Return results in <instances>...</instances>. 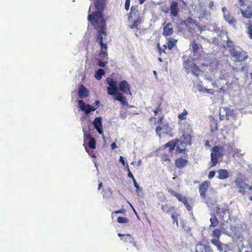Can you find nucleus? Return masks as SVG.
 <instances>
[{
    "label": "nucleus",
    "mask_w": 252,
    "mask_h": 252,
    "mask_svg": "<svg viewBox=\"0 0 252 252\" xmlns=\"http://www.w3.org/2000/svg\"><path fill=\"white\" fill-rule=\"evenodd\" d=\"M105 5V0H96L94 3L96 11L88 16V20L97 31L95 39L100 47L99 56L102 60H107L108 58V47L107 44L103 42V38L107 35L105 21L103 18L102 14Z\"/></svg>",
    "instance_id": "obj_1"
},
{
    "label": "nucleus",
    "mask_w": 252,
    "mask_h": 252,
    "mask_svg": "<svg viewBox=\"0 0 252 252\" xmlns=\"http://www.w3.org/2000/svg\"><path fill=\"white\" fill-rule=\"evenodd\" d=\"M83 131L84 133V144L83 146L86 152L88 154L93 158H95V154L93 150H91L88 149L86 144H88V147L94 150L96 147V141L94 138L91 134L87 131L85 128H83Z\"/></svg>",
    "instance_id": "obj_2"
},
{
    "label": "nucleus",
    "mask_w": 252,
    "mask_h": 252,
    "mask_svg": "<svg viewBox=\"0 0 252 252\" xmlns=\"http://www.w3.org/2000/svg\"><path fill=\"white\" fill-rule=\"evenodd\" d=\"M225 155H226V154L224 146L216 145L213 147L211 153L210 167L215 166L218 162L219 158H222Z\"/></svg>",
    "instance_id": "obj_3"
},
{
    "label": "nucleus",
    "mask_w": 252,
    "mask_h": 252,
    "mask_svg": "<svg viewBox=\"0 0 252 252\" xmlns=\"http://www.w3.org/2000/svg\"><path fill=\"white\" fill-rule=\"evenodd\" d=\"M228 51L231 59L235 63L245 62L248 58L247 53L243 50H237L235 48Z\"/></svg>",
    "instance_id": "obj_4"
},
{
    "label": "nucleus",
    "mask_w": 252,
    "mask_h": 252,
    "mask_svg": "<svg viewBox=\"0 0 252 252\" xmlns=\"http://www.w3.org/2000/svg\"><path fill=\"white\" fill-rule=\"evenodd\" d=\"M234 183L238 191L243 195H246L249 191L252 190V184L249 185L242 178H236Z\"/></svg>",
    "instance_id": "obj_5"
},
{
    "label": "nucleus",
    "mask_w": 252,
    "mask_h": 252,
    "mask_svg": "<svg viewBox=\"0 0 252 252\" xmlns=\"http://www.w3.org/2000/svg\"><path fill=\"white\" fill-rule=\"evenodd\" d=\"M168 192L170 195L175 197L179 202H182L188 211H190L192 210V206L189 204L187 198L185 196L172 189H168Z\"/></svg>",
    "instance_id": "obj_6"
},
{
    "label": "nucleus",
    "mask_w": 252,
    "mask_h": 252,
    "mask_svg": "<svg viewBox=\"0 0 252 252\" xmlns=\"http://www.w3.org/2000/svg\"><path fill=\"white\" fill-rule=\"evenodd\" d=\"M172 131V129L168 123H165L161 126H158L156 128V132L159 137H161L163 134L172 137L173 136Z\"/></svg>",
    "instance_id": "obj_7"
},
{
    "label": "nucleus",
    "mask_w": 252,
    "mask_h": 252,
    "mask_svg": "<svg viewBox=\"0 0 252 252\" xmlns=\"http://www.w3.org/2000/svg\"><path fill=\"white\" fill-rule=\"evenodd\" d=\"M183 65L187 70H190L195 76H198L201 72L200 68L194 62L189 60L184 61Z\"/></svg>",
    "instance_id": "obj_8"
},
{
    "label": "nucleus",
    "mask_w": 252,
    "mask_h": 252,
    "mask_svg": "<svg viewBox=\"0 0 252 252\" xmlns=\"http://www.w3.org/2000/svg\"><path fill=\"white\" fill-rule=\"evenodd\" d=\"M178 42V40L173 38H168L167 39V42L166 45H163V49H162L159 45V44H158V52L160 55L162 53H165V50L168 48L169 50H172L173 47L176 46L177 43Z\"/></svg>",
    "instance_id": "obj_9"
},
{
    "label": "nucleus",
    "mask_w": 252,
    "mask_h": 252,
    "mask_svg": "<svg viewBox=\"0 0 252 252\" xmlns=\"http://www.w3.org/2000/svg\"><path fill=\"white\" fill-rule=\"evenodd\" d=\"M106 81L109 85V87L107 88V93L111 95H114L116 94L117 91L118 90L117 87V82L115 81L111 78H107Z\"/></svg>",
    "instance_id": "obj_10"
},
{
    "label": "nucleus",
    "mask_w": 252,
    "mask_h": 252,
    "mask_svg": "<svg viewBox=\"0 0 252 252\" xmlns=\"http://www.w3.org/2000/svg\"><path fill=\"white\" fill-rule=\"evenodd\" d=\"M211 242L217 247V250L220 252H227L228 251L229 246L226 244L221 243L220 240L212 239Z\"/></svg>",
    "instance_id": "obj_11"
},
{
    "label": "nucleus",
    "mask_w": 252,
    "mask_h": 252,
    "mask_svg": "<svg viewBox=\"0 0 252 252\" xmlns=\"http://www.w3.org/2000/svg\"><path fill=\"white\" fill-rule=\"evenodd\" d=\"M78 104L80 109L84 111L86 114H89L91 111H95L97 108V107H92L90 104H86L82 99L78 100Z\"/></svg>",
    "instance_id": "obj_12"
},
{
    "label": "nucleus",
    "mask_w": 252,
    "mask_h": 252,
    "mask_svg": "<svg viewBox=\"0 0 252 252\" xmlns=\"http://www.w3.org/2000/svg\"><path fill=\"white\" fill-rule=\"evenodd\" d=\"M210 186V182L208 181H205L202 182L199 186V191L200 196L205 199L206 198V193Z\"/></svg>",
    "instance_id": "obj_13"
},
{
    "label": "nucleus",
    "mask_w": 252,
    "mask_h": 252,
    "mask_svg": "<svg viewBox=\"0 0 252 252\" xmlns=\"http://www.w3.org/2000/svg\"><path fill=\"white\" fill-rule=\"evenodd\" d=\"M195 252H214L210 246L203 244L202 242H198L195 247Z\"/></svg>",
    "instance_id": "obj_14"
},
{
    "label": "nucleus",
    "mask_w": 252,
    "mask_h": 252,
    "mask_svg": "<svg viewBox=\"0 0 252 252\" xmlns=\"http://www.w3.org/2000/svg\"><path fill=\"white\" fill-rule=\"evenodd\" d=\"M181 137V141H180L181 145H184L185 146H190L192 143V133H182Z\"/></svg>",
    "instance_id": "obj_15"
},
{
    "label": "nucleus",
    "mask_w": 252,
    "mask_h": 252,
    "mask_svg": "<svg viewBox=\"0 0 252 252\" xmlns=\"http://www.w3.org/2000/svg\"><path fill=\"white\" fill-rule=\"evenodd\" d=\"M102 123L101 117H97L94 119L93 123V124L94 125V127L96 129L98 133L101 135H102V136H104Z\"/></svg>",
    "instance_id": "obj_16"
},
{
    "label": "nucleus",
    "mask_w": 252,
    "mask_h": 252,
    "mask_svg": "<svg viewBox=\"0 0 252 252\" xmlns=\"http://www.w3.org/2000/svg\"><path fill=\"white\" fill-rule=\"evenodd\" d=\"M130 86L126 80H123L119 83L118 89L126 94L131 95L130 90Z\"/></svg>",
    "instance_id": "obj_17"
},
{
    "label": "nucleus",
    "mask_w": 252,
    "mask_h": 252,
    "mask_svg": "<svg viewBox=\"0 0 252 252\" xmlns=\"http://www.w3.org/2000/svg\"><path fill=\"white\" fill-rule=\"evenodd\" d=\"M141 18L140 14L137 9L136 6H132L130 12L128 15V20L129 21L132 20L133 19Z\"/></svg>",
    "instance_id": "obj_18"
},
{
    "label": "nucleus",
    "mask_w": 252,
    "mask_h": 252,
    "mask_svg": "<svg viewBox=\"0 0 252 252\" xmlns=\"http://www.w3.org/2000/svg\"><path fill=\"white\" fill-rule=\"evenodd\" d=\"M174 32V29L171 23H168L163 27L162 35L165 36H169L171 35Z\"/></svg>",
    "instance_id": "obj_19"
},
{
    "label": "nucleus",
    "mask_w": 252,
    "mask_h": 252,
    "mask_svg": "<svg viewBox=\"0 0 252 252\" xmlns=\"http://www.w3.org/2000/svg\"><path fill=\"white\" fill-rule=\"evenodd\" d=\"M188 162L189 161L187 159L179 157L175 160V165L179 169H182L188 164Z\"/></svg>",
    "instance_id": "obj_20"
},
{
    "label": "nucleus",
    "mask_w": 252,
    "mask_h": 252,
    "mask_svg": "<svg viewBox=\"0 0 252 252\" xmlns=\"http://www.w3.org/2000/svg\"><path fill=\"white\" fill-rule=\"evenodd\" d=\"M170 10L171 15L176 17L179 11L178 3L175 1H172L170 5Z\"/></svg>",
    "instance_id": "obj_21"
},
{
    "label": "nucleus",
    "mask_w": 252,
    "mask_h": 252,
    "mask_svg": "<svg viewBox=\"0 0 252 252\" xmlns=\"http://www.w3.org/2000/svg\"><path fill=\"white\" fill-rule=\"evenodd\" d=\"M180 142V140L178 138H175L172 140L169 141L163 146L164 148H169L170 152H172L176 147L177 145Z\"/></svg>",
    "instance_id": "obj_22"
},
{
    "label": "nucleus",
    "mask_w": 252,
    "mask_h": 252,
    "mask_svg": "<svg viewBox=\"0 0 252 252\" xmlns=\"http://www.w3.org/2000/svg\"><path fill=\"white\" fill-rule=\"evenodd\" d=\"M89 95L88 90L83 85L79 87L78 95L81 98H84L88 97Z\"/></svg>",
    "instance_id": "obj_23"
},
{
    "label": "nucleus",
    "mask_w": 252,
    "mask_h": 252,
    "mask_svg": "<svg viewBox=\"0 0 252 252\" xmlns=\"http://www.w3.org/2000/svg\"><path fill=\"white\" fill-rule=\"evenodd\" d=\"M181 132L182 133H192L193 130L191 125L188 122H184L181 127Z\"/></svg>",
    "instance_id": "obj_24"
},
{
    "label": "nucleus",
    "mask_w": 252,
    "mask_h": 252,
    "mask_svg": "<svg viewBox=\"0 0 252 252\" xmlns=\"http://www.w3.org/2000/svg\"><path fill=\"white\" fill-rule=\"evenodd\" d=\"M219 174L218 178L220 180H224L228 177L229 174L227 170L226 169H219L217 171Z\"/></svg>",
    "instance_id": "obj_25"
},
{
    "label": "nucleus",
    "mask_w": 252,
    "mask_h": 252,
    "mask_svg": "<svg viewBox=\"0 0 252 252\" xmlns=\"http://www.w3.org/2000/svg\"><path fill=\"white\" fill-rule=\"evenodd\" d=\"M161 209L163 212L166 214L171 213L172 212L175 211V208L174 206H169L168 204L162 205Z\"/></svg>",
    "instance_id": "obj_26"
},
{
    "label": "nucleus",
    "mask_w": 252,
    "mask_h": 252,
    "mask_svg": "<svg viewBox=\"0 0 252 252\" xmlns=\"http://www.w3.org/2000/svg\"><path fill=\"white\" fill-rule=\"evenodd\" d=\"M219 64V61L216 58L211 59L209 61V65L213 70L218 69Z\"/></svg>",
    "instance_id": "obj_27"
},
{
    "label": "nucleus",
    "mask_w": 252,
    "mask_h": 252,
    "mask_svg": "<svg viewBox=\"0 0 252 252\" xmlns=\"http://www.w3.org/2000/svg\"><path fill=\"white\" fill-rule=\"evenodd\" d=\"M115 95H116V100L120 101L123 105H127L126 97L123 96L121 93L118 92L117 91V94Z\"/></svg>",
    "instance_id": "obj_28"
},
{
    "label": "nucleus",
    "mask_w": 252,
    "mask_h": 252,
    "mask_svg": "<svg viewBox=\"0 0 252 252\" xmlns=\"http://www.w3.org/2000/svg\"><path fill=\"white\" fill-rule=\"evenodd\" d=\"M210 224L209 226L210 227H215L217 226L219 223V221L218 219L217 218V217L215 214L211 215V217L210 219Z\"/></svg>",
    "instance_id": "obj_29"
},
{
    "label": "nucleus",
    "mask_w": 252,
    "mask_h": 252,
    "mask_svg": "<svg viewBox=\"0 0 252 252\" xmlns=\"http://www.w3.org/2000/svg\"><path fill=\"white\" fill-rule=\"evenodd\" d=\"M249 9H247L246 10H241V14L243 17L250 19L252 18V10L251 9L250 7H248Z\"/></svg>",
    "instance_id": "obj_30"
},
{
    "label": "nucleus",
    "mask_w": 252,
    "mask_h": 252,
    "mask_svg": "<svg viewBox=\"0 0 252 252\" xmlns=\"http://www.w3.org/2000/svg\"><path fill=\"white\" fill-rule=\"evenodd\" d=\"M161 161L162 163L166 165H169L171 163V159L169 156L167 154H163L161 157Z\"/></svg>",
    "instance_id": "obj_31"
},
{
    "label": "nucleus",
    "mask_w": 252,
    "mask_h": 252,
    "mask_svg": "<svg viewBox=\"0 0 252 252\" xmlns=\"http://www.w3.org/2000/svg\"><path fill=\"white\" fill-rule=\"evenodd\" d=\"M184 23L187 27H190L196 25V22L195 20L191 17H189L183 21Z\"/></svg>",
    "instance_id": "obj_32"
},
{
    "label": "nucleus",
    "mask_w": 252,
    "mask_h": 252,
    "mask_svg": "<svg viewBox=\"0 0 252 252\" xmlns=\"http://www.w3.org/2000/svg\"><path fill=\"white\" fill-rule=\"evenodd\" d=\"M221 231L220 229H215L213 232L212 235L213 237L215 238L214 239H218L220 240V238L221 235Z\"/></svg>",
    "instance_id": "obj_33"
},
{
    "label": "nucleus",
    "mask_w": 252,
    "mask_h": 252,
    "mask_svg": "<svg viewBox=\"0 0 252 252\" xmlns=\"http://www.w3.org/2000/svg\"><path fill=\"white\" fill-rule=\"evenodd\" d=\"M104 74L105 71L103 69L99 68L95 72L94 77L97 80H99L102 78V76Z\"/></svg>",
    "instance_id": "obj_34"
},
{
    "label": "nucleus",
    "mask_w": 252,
    "mask_h": 252,
    "mask_svg": "<svg viewBox=\"0 0 252 252\" xmlns=\"http://www.w3.org/2000/svg\"><path fill=\"white\" fill-rule=\"evenodd\" d=\"M141 23V18H136L133 20L132 24L129 26V28L130 29H138V27Z\"/></svg>",
    "instance_id": "obj_35"
},
{
    "label": "nucleus",
    "mask_w": 252,
    "mask_h": 252,
    "mask_svg": "<svg viewBox=\"0 0 252 252\" xmlns=\"http://www.w3.org/2000/svg\"><path fill=\"white\" fill-rule=\"evenodd\" d=\"M121 240L124 242L131 243L133 242L134 239L131 235L126 234L121 238Z\"/></svg>",
    "instance_id": "obj_36"
},
{
    "label": "nucleus",
    "mask_w": 252,
    "mask_h": 252,
    "mask_svg": "<svg viewBox=\"0 0 252 252\" xmlns=\"http://www.w3.org/2000/svg\"><path fill=\"white\" fill-rule=\"evenodd\" d=\"M188 114V113L187 111L184 109L183 112L178 115V118L181 121L185 120L187 119Z\"/></svg>",
    "instance_id": "obj_37"
},
{
    "label": "nucleus",
    "mask_w": 252,
    "mask_h": 252,
    "mask_svg": "<svg viewBox=\"0 0 252 252\" xmlns=\"http://www.w3.org/2000/svg\"><path fill=\"white\" fill-rule=\"evenodd\" d=\"M192 49L193 54L197 52L198 50L199 49V46L196 43L195 41H193L191 43Z\"/></svg>",
    "instance_id": "obj_38"
},
{
    "label": "nucleus",
    "mask_w": 252,
    "mask_h": 252,
    "mask_svg": "<svg viewBox=\"0 0 252 252\" xmlns=\"http://www.w3.org/2000/svg\"><path fill=\"white\" fill-rule=\"evenodd\" d=\"M179 216V214L177 213H172L171 215V218L173 220V223H176V225H178V217Z\"/></svg>",
    "instance_id": "obj_39"
},
{
    "label": "nucleus",
    "mask_w": 252,
    "mask_h": 252,
    "mask_svg": "<svg viewBox=\"0 0 252 252\" xmlns=\"http://www.w3.org/2000/svg\"><path fill=\"white\" fill-rule=\"evenodd\" d=\"M247 33L249 37L252 39V24L251 23L247 24Z\"/></svg>",
    "instance_id": "obj_40"
},
{
    "label": "nucleus",
    "mask_w": 252,
    "mask_h": 252,
    "mask_svg": "<svg viewBox=\"0 0 252 252\" xmlns=\"http://www.w3.org/2000/svg\"><path fill=\"white\" fill-rule=\"evenodd\" d=\"M117 221L120 223H126L129 222V220L127 218L119 217L117 219Z\"/></svg>",
    "instance_id": "obj_41"
},
{
    "label": "nucleus",
    "mask_w": 252,
    "mask_h": 252,
    "mask_svg": "<svg viewBox=\"0 0 252 252\" xmlns=\"http://www.w3.org/2000/svg\"><path fill=\"white\" fill-rule=\"evenodd\" d=\"M226 46L227 48H229V50H232L233 49H235L233 42L230 39H229L226 41Z\"/></svg>",
    "instance_id": "obj_42"
},
{
    "label": "nucleus",
    "mask_w": 252,
    "mask_h": 252,
    "mask_svg": "<svg viewBox=\"0 0 252 252\" xmlns=\"http://www.w3.org/2000/svg\"><path fill=\"white\" fill-rule=\"evenodd\" d=\"M164 119V115H161L158 117V120L155 122V124H157L158 126H161L163 124V121Z\"/></svg>",
    "instance_id": "obj_43"
},
{
    "label": "nucleus",
    "mask_w": 252,
    "mask_h": 252,
    "mask_svg": "<svg viewBox=\"0 0 252 252\" xmlns=\"http://www.w3.org/2000/svg\"><path fill=\"white\" fill-rule=\"evenodd\" d=\"M176 147V153L177 154H181L184 153L185 154L186 151V149H182L179 146L177 145Z\"/></svg>",
    "instance_id": "obj_44"
},
{
    "label": "nucleus",
    "mask_w": 252,
    "mask_h": 252,
    "mask_svg": "<svg viewBox=\"0 0 252 252\" xmlns=\"http://www.w3.org/2000/svg\"><path fill=\"white\" fill-rule=\"evenodd\" d=\"M211 131L212 132H213L214 131L218 130V124L216 122H213L211 124Z\"/></svg>",
    "instance_id": "obj_45"
},
{
    "label": "nucleus",
    "mask_w": 252,
    "mask_h": 252,
    "mask_svg": "<svg viewBox=\"0 0 252 252\" xmlns=\"http://www.w3.org/2000/svg\"><path fill=\"white\" fill-rule=\"evenodd\" d=\"M225 213V210L223 209H220V208H219L218 210L217 211V214L218 215H220V217H221L222 218H223V216L222 215L224 214Z\"/></svg>",
    "instance_id": "obj_46"
},
{
    "label": "nucleus",
    "mask_w": 252,
    "mask_h": 252,
    "mask_svg": "<svg viewBox=\"0 0 252 252\" xmlns=\"http://www.w3.org/2000/svg\"><path fill=\"white\" fill-rule=\"evenodd\" d=\"M130 2V0H126L125 7V9L126 10H128V9L129 8Z\"/></svg>",
    "instance_id": "obj_47"
},
{
    "label": "nucleus",
    "mask_w": 252,
    "mask_h": 252,
    "mask_svg": "<svg viewBox=\"0 0 252 252\" xmlns=\"http://www.w3.org/2000/svg\"><path fill=\"white\" fill-rule=\"evenodd\" d=\"M126 213V210L125 209H120V210H116V211H115L114 212H112V214L113 213H115V214H125Z\"/></svg>",
    "instance_id": "obj_48"
},
{
    "label": "nucleus",
    "mask_w": 252,
    "mask_h": 252,
    "mask_svg": "<svg viewBox=\"0 0 252 252\" xmlns=\"http://www.w3.org/2000/svg\"><path fill=\"white\" fill-rule=\"evenodd\" d=\"M216 174V172L215 171H211L209 172V175H208V178L209 179H212L213 178Z\"/></svg>",
    "instance_id": "obj_49"
},
{
    "label": "nucleus",
    "mask_w": 252,
    "mask_h": 252,
    "mask_svg": "<svg viewBox=\"0 0 252 252\" xmlns=\"http://www.w3.org/2000/svg\"><path fill=\"white\" fill-rule=\"evenodd\" d=\"M204 90L205 91V92L212 94H214L215 93L214 91L212 89L205 88Z\"/></svg>",
    "instance_id": "obj_50"
},
{
    "label": "nucleus",
    "mask_w": 252,
    "mask_h": 252,
    "mask_svg": "<svg viewBox=\"0 0 252 252\" xmlns=\"http://www.w3.org/2000/svg\"><path fill=\"white\" fill-rule=\"evenodd\" d=\"M106 63H107V62L99 61L98 62V65L101 67H104Z\"/></svg>",
    "instance_id": "obj_51"
},
{
    "label": "nucleus",
    "mask_w": 252,
    "mask_h": 252,
    "mask_svg": "<svg viewBox=\"0 0 252 252\" xmlns=\"http://www.w3.org/2000/svg\"><path fill=\"white\" fill-rule=\"evenodd\" d=\"M161 105V103H158V107L155 109L158 112H160L162 110Z\"/></svg>",
    "instance_id": "obj_52"
},
{
    "label": "nucleus",
    "mask_w": 252,
    "mask_h": 252,
    "mask_svg": "<svg viewBox=\"0 0 252 252\" xmlns=\"http://www.w3.org/2000/svg\"><path fill=\"white\" fill-rule=\"evenodd\" d=\"M128 174H127L129 178H131V179L133 180V179H134V176H133V174H132V173L130 171V170H129V168H128Z\"/></svg>",
    "instance_id": "obj_53"
},
{
    "label": "nucleus",
    "mask_w": 252,
    "mask_h": 252,
    "mask_svg": "<svg viewBox=\"0 0 252 252\" xmlns=\"http://www.w3.org/2000/svg\"><path fill=\"white\" fill-rule=\"evenodd\" d=\"M111 147L112 149L114 150L117 148V146L115 142H113L111 144Z\"/></svg>",
    "instance_id": "obj_54"
},
{
    "label": "nucleus",
    "mask_w": 252,
    "mask_h": 252,
    "mask_svg": "<svg viewBox=\"0 0 252 252\" xmlns=\"http://www.w3.org/2000/svg\"><path fill=\"white\" fill-rule=\"evenodd\" d=\"M120 162H122V163L125 165V159H124V158L122 157V156H121L120 158Z\"/></svg>",
    "instance_id": "obj_55"
},
{
    "label": "nucleus",
    "mask_w": 252,
    "mask_h": 252,
    "mask_svg": "<svg viewBox=\"0 0 252 252\" xmlns=\"http://www.w3.org/2000/svg\"><path fill=\"white\" fill-rule=\"evenodd\" d=\"M99 103H100V101L98 100H95V101L94 102V105L92 106V107H97V108L98 105H99Z\"/></svg>",
    "instance_id": "obj_56"
},
{
    "label": "nucleus",
    "mask_w": 252,
    "mask_h": 252,
    "mask_svg": "<svg viewBox=\"0 0 252 252\" xmlns=\"http://www.w3.org/2000/svg\"><path fill=\"white\" fill-rule=\"evenodd\" d=\"M226 86H227V89L230 88L232 83H229L228 82H226L225 83Z\"/></svg>",
    "instance_id": "obj_57"
},
{
    "label": "nucleus",
    "mask_w": 252,
    "mask_h": 252,
    "mask_svg": "<svg viewBox=\"0 0 252 252\" xmlns=\"http://www.w3.org/2000/svg\"><path fill=\"white\" fill-rule=\"evenodd\" d=\"M240 3V5L241 6H244V4H245V0H238Z\"/></svg>",
    "instance_id": "obj_58"
},
{
    "label": "nucleus",
    "mask_w": 252,
    "mask_h": 252,
    "mask_svg": "<svg viewBox=\"0 0 252 252\" xmlns=\"http://www.w3.org/2000/svg\"><path fill=\"white\" fill-rule=\"evenodd\" d=\"M225 91V89L224 88L223 86H222L221 88H220L219 92H224Z\"/></svg>",
    "instance_id": "obj_59"
},
{
    "label": "nucleus",
    "mask_w": 252,
    "mask_h": 252,
    "mask_svg": "<svg viewBox=\"0 0 252 252\" xmlns=\"http://www.w3.org/2000/svg\"><path fill=\"white\" fill-rule=\"evenodd\" d=\"M102 182H100L99 185H98V189L99 190L102 187Z\"/></svg>",
    "instance_id": "obj_60"
},
{
    "label": "nucleus",
    "mask_w": 252,
    "mask_h": 252,
    "mask_svg": "<svg viewBox=\"0 0 252 252\" xmlns=\"http://www.w3.org/2000/svg\"><path fill=\"white\" fill-rule=\"evenodd\" d=\"M134 187H135V188L136 189V190H138L139 189V185H138V184H136L135 185H134Z\"/></svg>",
    "instance_id": "obj_61"
},
{
    "label": "nucleus",
    "mask_w": 252,
    "mask_h": 252,
    "mask_svg": "<svg viewBox=\"0 0 252 252\" xmlns=\"http://www.w3.org/2000/svg\"><path fill=\"white\" fill-rule=\"evenodd\" d=\"M219 79L221 80H223V79H225V76H224V75H222V76H220Z\"/></svg>",
    "instance_id": "obj_62"
},
{
    "label": "nucleus",
    "mask_w": 252,
    "mask_h": 252,
    "mask_svg": "<svg viewBox=\"0 0 252 252\" xmlns=\"http://www.w3.org/2000/svg\"><path fill=\"white\" fill-rule=\"evenodd\" d=\"M146 0H139V3L140 4H143Z\"/></svg>",
    "instance_id": "obj_63"
},
{
    "label": "nucleus",
    "mask_w": 252,
    "mask_h": 252,
    "mask_svg": "<svg viewBox=\"0 0 252 252\" xmlns=\"http://www.w3.org/2000/svg\"><path fill=\"white\" fill-rule=\"evenodd\" d=\"M245 252H252V247L250 250L246 251Z\"/></svg>",
    "instance_id": "obj_64"
}]
</instances>
